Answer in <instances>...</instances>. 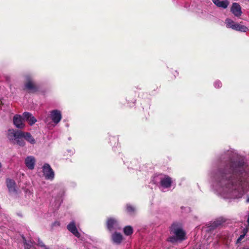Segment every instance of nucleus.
I'll use <instances>...</instances> for the list:
<instances>
[{"label": "nucleus", "mask_w": 249, "mask_h": 249, "mask_svg": "<svg viewBox=\"0 0 249 249\" xmlns=\"http://www.w3.org/2000/svg\"><path fill=\"white\" fill-rule=\"evenodd\" d=\"M243 161H229L223 169L220 168L216 174V178L222 185L227 187L234 185L240 179L242 170L244 165Z\"/></svg>", "instance_id": "nucleus-1"}, {"label": "nucleus", "mask_w": 249, "mask_h": 249, "mask_svg": "<svg viewBox=\"0 0 249 249\" xmlns=\"http://www.w3.org/2000/svg\"><path fill=\"white\" fill-rule=\"evenodd\" d=\"M170 232L175 234L180 241H183L185 239V232L182 229L180 223H173L170 227Z\"/></svg>", "instance_id": "nucleus-2"}, {"label": "nucleus", "mask_w": 249, "mask_h": 249, "mask_svg": "<svg viewBox=\"0 0 249 249\" xmlns=\"http://www.w3.org/2000/svg\"><path fill=\"white\" fill-rule=\"evenodd\" d=\"M225 23L227 28H231L235 31L246 32L248 30V28L246 26L235 23L231 19L229 18L226 19Z\"/></svg>", "instance_id": "nucleus-3"}, {"label": "nucleus", "mask_w": 249, "mask_h": 249, "mask_svg": "<svg viewBox=\"0 0 249 249\" xmlns=\"http://www.w3.org/2000/svg\"><path fill=\"white\" fill-rule=\"evenodd\" d=\"M107 227L108 231H112L114 230H120L121 227L117 220L114 218H109L107 219Z\"/></svg>", "instance_id": "nucleus-4"}, {"label": "nucleus", "mask_w": 249, "mask_h": 249, "mask_svg": "<svg viewBox=\"0 0 249 249\" xmlns=\"http://www.w3.org/2000/svg\"><path fill=\"white\" fill-rule=\"evenodd\" d=\"M42 169L43 173L46 179L53 180L54 178V172L49 164L45 163L43 166Z\"/></svg>", "instance_id": "nucleus-5"}, {"label": "nucleus", "mask_w": 249, "mask_h": 249, "mask_svg": "<svg viewBox=\"0 0 249 249\" xmlns=\"http://www.w3.org/2000/svg\"><path fill=\"white\" fill-rule=\"evenodd\" d=\"M23 89L29 93H35L38 90L39 87L32 81L28 80L24 84Z\"/></svg>", "instance_id": "nucleus-6"}, {"label": "nucleus", "mask_w": 249, "mask_h": 249, "mask_svg": "<svg viewBox=\"0 0 249 249\" xmlns=\"http://www.w3.org/2000/svg\"><path fill=\"white\" fill-rule=\"evenodd\" d=\"M13 124L16 127L19 129H23L25 126L23 118L18 114H16L14 116Z\"/></svg>", "instance_id": "nucleus-7"}, {"label": "nucleus", "mask_w": 249, "mask_h": 249, "mask_svg": "<svg viewBox=\"0 0 249 249\" xmlns=\"http://www.w3.org/2000/svg\"><path fill=\"white\" fill-rule=\"evenodd\" d=\"M51 118L55 124H58L62 119L61 112L58 110H53L51 112Z\"/></svg>", "instance_id": "nucleus-8"}, {"label": "nucleus", "mask_w": 249, "mask_h": 249, "mask_svg": "<svg viewBox=\"0 0 249 249\" xmlns=\"http://www.w3.org/2000/svg\"><path fill=\"white\" fill-rule=\"evenodd\" d=\"M67 229L76 237H80V233L78 232L74 221L70 222L67 225Z\"/></svg>", "instance_id": "nucleus-9"}, {"label": "nucleus", "mask_w": 249, "mask_h": 249, "mask_svg": "<svg viewBox=\"0 0 249 249\" xmlns=\"http://www.w3.org/2000/svg\"><path fill=\"white\" fill-rule=\"evenodd\" d=\"M7 187L10 193H17V190L16 188V183L15 181L12 179L8 178L6 180Z\"/></svg>", "instance_id": "nucleus-10"}, {"label": "nucleus", "mask_w": 249, "mask_h": 249, "mask_svg": "<svg viewBox=\"0 0 249 249\" xmlns=\"http://www.w3.org/2000/svg\"><path fill=\"white\" fill-rule=\"evenodd\" d=\"M231 10L232 13L237 17L240 16L242 13L240 5L236 2L232 3Z\"/></svg>", "instance_id": "nucleus-11"}, {"label": "nucleus", "mask_w": 249, "mask_h": 249, "mask_svg": "<svg viewBox=\"0 0 249 249\" xmlns=\"http://www.w3.org/2000/svg\"><path fill=\"white\" fill-rule=\"evenodd\" d=\"M23 119L26 120L29 122L30 125H32L36 122V119L32 115V114L28 112H25L22 114Z\"/></svg>", "instance_id": "nucleus-12"}, {"label": "nucleus", "mask_w": 249, "mask_h": 249, "mask_svg": "<svg viewBox=\"0 0 249 249\" xmlns=\"http://www.w3.org/2000/svg\"><path fill=\"white\" fill-rule=\"evenodd\" d=\"M36 162L35 158L33 156L27 157L25 160V163L26 166L29 169L33 170L35 168Z\"/></svg>", "instance_id": "nucleus-13"}, {"label": "nucleus", "mask_w": 249, "mask_h": 249, "mask_svg": "<svg viewBox=\"0 0 249 249\" xmlns=\"http://www.w3.org/2000/svg\"><path fill=\"white\" fill-rule=\"evenodd\" d=\"M22 134V131L20 130L15 131L14 129H9L8 130V138L11 139V138L14 137L15 140L16 138H21Z\"/></svg>", "instance_id": "nucleus-14"}, {"label": "nucleus", "mask_w": 249, "mask_h": 249, "mask_svg": "<svg viewBox=\"0 0 249 249\" xmlns=\"http://www.w3.org/2000/svg\"><path fill=\"white\" fill-rule=\"evenodd\" d=\"M172 182L171 178L169 176H165L164 178L161 179L160 181V185L165 188L170 187Z\"/></svg>", "instance_id": "nucleus-15"}, {"label": "nucleus", "mask_w": 249, "mask_h": 249, "mask_svg": "<svg viewBox=\"0 0 249 249\" xmlns=\"http://www.w3.org/2000/svg\"><path fill=\"white\" fill-rule=\"evenodd\" d=\"M213 3L217 7L226 9L229 5V1L228 0H212Z\"/></svg>", "instance_id": "nucleus-16"}, {"label": "nucleus", "mask_w": 249, "mask_h": 249, "mask_svg": "<svg viewBox=\"0 0 249 249\" xmlns=\"http://www.w3.org/2000/svg\"><path fill=\"white\" fill-rule=\"evenodd\" d=\"M111 239L113 243L120 244L123 240V236L120 233L115 232L112 234Z\"/></svg>", "instance_id": "nucleus-17"}, {"label": "nucleus", "mask_w": 249, "mask_h": 249, "mask_svg": "<svg viewBox=\"0 0 249 249\" xmlns=\"http://www.w3.org/2000/svg\"><path fill=\"white\" fill-rule=\"evenodd\" d=\"M21 138H24L27 141L31 144H35L36 140L29 132H24L22 131V134Z\"/></svg>", "instance_id": "nucleus-18"}, {"label": "nucleus", "mask_w": 249, "mask_h": 249, "mask_svg": "<svg viewBox=\"0 0 249 249\" xmlns=\"http://www.w3.org/2000/svg\"><path fill=\"white\" fill-rule=\"evenodd\" d=\"M224 222L225 220H223L222 218L217 219L216 220L211 223L209 226L210 230H214L218 226L221 225Z\"/></svg>", "instance_id": "nucleus-19"}, {"label": "nucleus", "mask_w": 249, "mask_h": 249, "mask_svg": "<svg viewBox=\"0 0 249 249\" xmlns=\"http://www.w3.org/2000/svg\"><path fill=\"white\" fill-rule=\"evenodd\" d=\"M124 232L127 236L131 235L133 233V230L131 226H127L124 228Z\"/></svg>", "instance_id": "nucleus-20"}, {"label": "nucleus", "mask_w": 249, "mask_h": 249, "mask_svg": "<svg viewBox=\"0 0 249 249\" xmlns=\"http://www.w3.org/2000/svg\"><path fill=\"white\" fill-rule=\"evenodd\" d=\"M126 211L130 215H133L135 212V208L130 204H127L126 205Z\"/></svg>", "instance_id": "nucleus-21"}, {"label": "nucleus", "mask_w": 249, "mask_h": 249, "mask_svg": "<svg viewBox=\"0 0 249 249\" xmlns=\"http://www.w3.org/2000/svg\"><path fill=\"white\" fill-rule=\"evenodd\" d=\"M15 140H16L17 143L18 145L20 146H24L25 145V142L22 138H16Z\"/></svg>", "instance_id": "nucleus-22"}, {"label": "nucleus", "mask_w": 249, "mask_h": 249, "mask_svg": "<svg viewBox=\"0 0 249 249\" xmlns=\"http://www.w3.org/2000/svg\"><path fill=\"white\" fill-rule=\"evenodd\" d=\"M179 240L178 239L176 236H171L169 238L168 241L172 243H175Z\"/></svg>", "instance_id": "nucleus-23"}, {"label": "nucleus", "mask_w": 249, "mask_h": 249, "mask_svg": "<svg viewBox=\"0 0 249 249\" xmlns=\"http://www.w3.org/2000/svg\"><path fill=\"white\" fill-rule=\"evenodd\" d=\"M245 236V235L242 234L240 235L236 241V244L240 243L241 241L244 238Z\"/></svg>", "instance_id": "nucleus-24"}, {"label": "nucleus", "mask_w": 249, "mask_h": 249, "mask_svg": "<svg viewBox=\"0 0 249 249\" xmlns=\"http://www.w3.org/2000/svg\"><path fill=\"white\" fill-rule=\"evenodd\" d=\"M45 244H44V243L42 241H40V240H38V246L41 247V248H43V247H45Z\"/></svg>", "instance_id": "nucleus-25"}, {"label": "nucleus", "mask_w": 249, "mask_h": 249, "mask_svg": "<svg viewBox=\"0 0 249 249\" xmlns=\"http://www.w3.org/2000/svg\"><path fill=\"white\" fill-rule=\"evenodd\" d=\"M248 232V229L247 228H244L242 231V234L246 235Z\"/></svg>", "instance_id": "nucleus-26"}, {"label": "nucleus", "mask_w": 249, "mask_h": 249, "mask_svg": "<svg viewBox=\"0 0 249 249\" xmlns=\"http://www.w3.org/2000/svg\"><path fill=\"white\" fill-rule=\"evenodd\" d=\"M60 225V222L58 221H55L52 224L53 227L54 226H59Z\"/></svg>", "instance_id": "nucleus-27"}, {"label": "nucleus", "mask_w": 249, "mask_h": 249, "mask_svg": "<svg viewBox=\"0 0 249 249\" xmlns=\"http://www.w3.org/2000/svg\"><path fill=\"white\" fill-rule=\"evenodd\" d=\"M240 249H249V247H245L240 248Z\"/></svg>", "instance_id": "nucleus-28"}, {"label": "nucleus", "mask_w": 249, "mask_h": 249, "mask_svg": "<svg viewBox=\"0 0 249 249\" xmlns=\"http://www.w3.org/2000/svg\"><path fill=\"white\" fill-rule=\"evenodd\" d=\"M222 86V84L221 83H219L217 85L218 87H221Z\"/></svg>", "instance_id": "nucleus-29"}, {"label": "nucleus", "mask_w": 249, "mask_h": 249, "mask_svg": "<svg viewBox=\"0 0 249 249\" xmlns=\"http://www.w3.org/2000/svg\"><path fill=\"white\" fill-rule=\"evenodd\" d=\"M42 248H43V249H49V248H48L46 245H45V247H43Z\"/></svg>", "instance_id": "nucleus-30"}, {"label": "nucleus", "mask_w": 249, "mask_h": 249, "mask_svg": "<svg viewBox=\"0 0 249 249\" xmlns=\"http://www.w3.org/2000/svg\"><path fill=\"white\" fill-rule=\"evenodd\" d=\"M246 201L247 203H249V197L248 198Z\"/></svg>", "instance_id": "nucleus-31"}, {"label": "nucleus", "mask_w": 249, "mask_h": 249, "mask_svg": "<svg viewBox=\"0 0 249 249\" xmlns=\"http://www.w3.org/2000/svg\"><path fill=\"white\" fill-rule=\"evenodd\" d=\"M2 167V165H1V163L0 162V169Z\"/></svg>", "instance_id": "nucleus-32"}]
</instances>
